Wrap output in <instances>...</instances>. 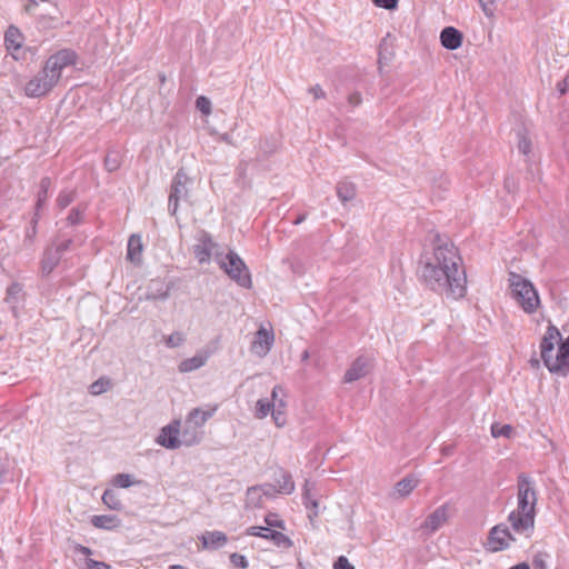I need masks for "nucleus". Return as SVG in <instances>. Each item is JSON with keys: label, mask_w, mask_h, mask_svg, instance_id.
Here are the masks:
<instances>
[{"label": "nucleus", "mask_w": 569, "mask_h": 569, "mask_svg": "<svg viewBox=\"0 0 569 569\" xmlns=\"http://www.w3.org/2000/svg\"><path fill=\"white\" fill-rule=\"evenodd\" d=\"M186 341V335L181 331H174L171 335L164 337V343L168 348H178Z\"/></svg>", "instance_id": "nucleus-29"}, {"label": "nucleus", "mask_w": 569, "mask_h": 569, "mask_svg": "<svg viewBox=\"0 0 569 569\" xmlns=\"http://www.w3.org/2000/svg\"><path fill=\"white\" fill-rule=\"evenodd\" d=\"M168 569H186L183 566L180 565H172Z\"/></svg>", "instance_id": "nucleus-54"}, {"label": "nucleus", "mask_w": 569, "mask_h": 569, "mask_svg": "<svg viewBox=\"0 0 569 569\" xmlns=\"http://www.w3.org/2000/svg\"><path fill=\"white\" fill-rule=\"evenodd\" d=\"M372 368V361L367 357H358L346 371L343 381L351 383L366 377Z\"/></svg>", "instance_id": "nucleus-14"}, {"label": "nucleus", "mask_w": 569, "mask_h": 569, "mask_svg": "<svg viewBox=\"0 0 569 569\" xmlns=\"http://www.w3.org/2000/svg\"><path fill=\"white\" fill-rule=\"evenodd\" d=\"M74 551L77 553H80V555L84 556V559L91 558V556L93 553V551L90 548H88L86 546H82V545H77L74 547Z\"/></svg>", "instance_id": "nucleus-47"}, {"label": "nucleus", "mask_w": 569, "mask_h": 569, "mask_svg": "<svg viewBox=\"0 0 569 569\" xmlns=\"http://www.w3.org/2000/svg\"><path fill=\"white\" fill-rule=\"evenodd\" d=\"M312 485L309 481L305 482L302 491V500L306 509L308 510V518L310 522L319 516V502L311 496Z\"/></svg>", "instance_id": "nucleus-21"}, {"label": "nucleus", "mask_w": 569, "mask_h": 569, "mask_svg": "<svg viewBox=\"0 0 569 569\" xmlns=\"http://www.w3.org/2000/svg\"><path fill=\"white\" fill-rule=\"evenodd\" d=\"M102 501L111 510H121L122 509L121 500L118 498L117 493L111 489H107L103 492Z\"/></svg>", "instance_id": "nucleus-28"}, {"label": "nucleus", "mask_w": 569, "mask_h": 569, "mask_svg": "<svg viewBox=\"0 0 569 569\" xmlns=\"http://www.w3.org/2000/svg\"><path fill=\"white\" fill-rule=\"evenodd\" d=\"M112 483L119 488H129L134 483H139V481H133L131 476L128 473H118L114 476Z\"/></svg>", "instance_id": "nucleus-33"}, {"label": "nucleus", "mask_w": 569, "mask_h": 569, "mask_svg": "<svg viewBox=\"0 0 569 569\" xmlns=\"http://www.w3.org/2000/svg\"><path fill=\"white\" fill-rule=\"evenodd\" d=\"M51 184V181L49 178H43L40 181V190L38 192V199H37V209H40L42 204L47 201L48 198V189Z\"/></svg>", "instance_id": "nucleus-32"}, {"label": "nucleus", "mask_w": 569, "mask_h": 569, "mask_svg": "<svg viewBox=\"0 0 569 569\" xmlns=\"http://www.w3.org/2000/svg\"><path fill=\"white\" fill-rule=\"evenodd\" d=\"M273 340L272 331L261 327L253 337L250 351L253 355L262 358L270 351Z\"/></svg>", "instance_id": "nucleus-13"}, {"label": "nucleus", "mask_w": 569, "mask_h": 569, "mask_svg": "<svg viewBox=\"0 0 569 569\" xmlns=\"http://www.w3.org/2000/svg\"><path fill=\"white\" fill-rule=\"evenodd\" d=\"M91 525L99 529L113 530L120 526V520L113 515H96L91 517Z\"/></svg>", "instance_id": "nucleus-25"}, {"label": "nucleus", "mask_w": 569, "mask_h": 569, "mask_svg": "<svg viewBox=\"0 0 569 569\" xmlns=\"http://www.w3.org/2000/svg\"><path fill=\"white\" fill-rule=\"evenodd\" d=\"M74 200V192L73 191H68V190H63L59 193L58 196V199H57V204L61 208V209H64L67 208L72 201Z\"/></svg>", "instance_id": "nucleus-35"}, {"label": "nucleus", "mask_w": 569, "mask_h": 569, "mask_svg": "<svg viewBox=\"0 0 569 569\" xmlns=\"http://www.w3.org/2000/svg\"><path fill=\"white\" fill-rule=\"evenodd\" d=\"M21 33L14 27H10L4 34V42L9 49H19L22 44Z\"/></svg>", "instance_id": "nucleus-27"}, {"label": "nucleus", "mask_w": 569, "mask_h": 569, "mask_svg": "<svg viewBox=\"0 0 569 569\" xmlns=\"http://www.w3.org/2000/svg\"><path fill=\"white\" fill-rule=\"evenodd\" d=\"M305 218L300 217L293 221L295 224H299Z\"/></svg>", "instance_id": "nucleus-56"}, {"label": "nucleus", "mask_w": 569, "mask_h": 569, "mask_svg": "<svg viewBox=\"0 0 569 569\" xmlns=\"http://www.w3.org/2000/svg\"><path fill=\"white\" fill-rule=\"evenodd\" d=\"M480 2H482V0H480ZM481 4H482V7H483V10H486V7H485V4H483V3H481Z\"/></svg>", "instance_id": "nucleus-59"}, {"label": "nucleus", "mask_w": 569, "mask_h": 569, "mask_svg": "<svg viewBox=\"0 0 569 569\" xmlns=\"http://www.w3.org/2000/svg\"><path fill=\"white\" fill-rule=\"evenodd\" d=\"M200 540L204 549L216 550L223 547L227 543L228 538L224 532L214 530L204 532L200 537Z\"/></svg>", "instance_id": "nucleus-20"}, {"label": "nucleus", "mask_w": 569, "mask_h": 569, "mask_svg": "<svg viewBox=\"0 0 569 569\" xmlns=\"http://www.w3.org/2000/svg\"><path fill=\"white\" fill-rule=\"evenodd\" d=\"M537 505V491L533 480L521 473L517 480V509L511 511L508 520L517 533L533 529Z\"/></svg>", "instance_id": "nucleus-3"}, {"label": "nucleus", "mask_w": 569, "mask_h": 569, "mask_svg": "<svg viewBox=\"0 0 569 569\" xmlns=\"http://www.w3.org/2000/svg\"><path fill=\"white\" fill-rule=\"evenodd\" d=\"M167 298H168V290L147 293L148 300H166Z\"/></svg>", "instance_id": "nucleus-46"}, {"label": "nucleus", "mask_w": 569, "mask_h": 569, "mask_svg": "<svg viewBox=\"0 0 569 569\" xmlns=\"http://www.w3.org/2000/svg\"><path fill=\"white\" fill-rule=\"evenodd\" d=\"M109 388L110 380L106 378H100L90 385L89 392L93 396H98L106 392Z\"/></svg>", "instance_id": "nucleus-30"}, {"label": "nucleus", "mask_w": 569, "mask_h": 569, "mask_svg": "<svg viewBox=\"0 0 569 569\" xmlns=\"http://www.w3.org/2000/svg\"><path fill=\"white\" fill-rule=\"evenodd\" d=\"M312 92L317 99L325 97V92H323L322 88L319 86H316L315 88H312Z\"/></svg>", "instance_id": "nucleus-49"}, {"label": "nucleus", "mask_w": 569, "mask_h": 569, "mask_svg": "<svg viewBox=\"0 0 569 569\" xmlns=\"http://www.w3.org/2000/svg\"><path fill=\"white\" fill-rule=\"evenodd\" d=\"M333 569H355L347 557L340 556L333 563Z\"/></svg>", "instance_id": "nucleus-45"}, {"label": "nucleus", "mask_w": 569, "mask_h": 569, "mask_svg": "<svg viewBox=\"0 0 569 569\" xmlns=\"http://www.w3.org/2000/svg\"><path fill=\"white\" fill-rule=\"evenodd\" d=\"M61 257L59 252L54 251L52 248L48 247L43 253L41 260V272L44 276L50 274L53 269L58 266Z\"/></svg>", "instance_id": "nucleus-24"}, {"label": "nucleus", "mask_w": 569, "mask_h": 569, "mask_svg": "<svg viewBox=\"0 0 569 569\" xmlns=\"http://www.w3.org/2000/svg\"><path fill=\"white\" fill-rule=\"evenodd\" d=\"M22 291V287L19 283H12L7 289L6 301L9 303H16Z\"/></svg>", "instance_id": "nucleus-34"}, {"label": "nucleus", "mask_w": 569, "mask_h": 569, "mask_svg": "<svg viewBox=\"0 0 569 569\" xmlns=\"http://www.w3.org/2000/svg\"><path fill=\"white\" fill-rule=\"evenodd\" d=\"M509 569H530L527 562H520L516 566L510 567Z\"/></svg>", "instance_id": "nucleus-51"}, {"label": "nucleus", "mask_w": 569, "mask_h": 569, "mask_svg": "<svg viewBox=\"0 0 569 569\" xmlns=\"http://www.w3.org/2000/svg\"><path fill=\"white\" fill-rule=\"evenodd\" d=\"M210 355L211 353L207 350H200L193 357L182 360L178 369L181 373L198 370L207 363Z\"/></svg>", "instance_id": "nucleus-16"}, {"label": "nucleus", "mask_w": 569, "mask_h": 569, "mask_svg": "<svg viewBox=\"0 0 569 569\" xmlns=\"http://www.w3.org/2000/svg\"><path fill=\"white\" fill-rule=\"evenodd\" d=\"M180 435V421L174 420L173 422L161 428L160 433L156 438V442L166 449H178L183 443V438H179ZM181 437H183L181 435Z\"/></svg>", "instance_id": "nucleus-11"}, {"label": "nucleus", "mask_w": 569, "mask_h": 569, "mask_svg": "<svg viewBox=\"0 0 569 569\" xmlns=\"http://www.w3.org/2000/svg\"><path fill=\"white\" fill-rule=\"evenodd\" d=\"M513 540L507 526L497 525L490 530L488 547L491 551H500L508 548Z\"/></svg>", "instance_id": "nucleus-12"}, {"label": "nucleus", "mask_w": 569, "mask_h": 569, "mask_svg": "<svg viewBox=\"0 0 569 569\" xmlns=\"http://www.w3.org/2000/svg\"><path fill=\"white\" fill-rule=\"evenodd\" d=\"M286 488H287V495H289L295 489V486H293V483H289V481L287 480Z\"/></svg>", "instance_id": "nucleus-53"}, {"label": "nucleus", "mask_w": 569, "mask_h": 569, "mask_svg": "<svg viewBox=\"0 0 569 569\" xmlns=\"http://www.w3.org/2000/svg\"><path fill=\"white\" fill-rule=\"evenodd\" d=\"M214 260L219 267L239 286L249 288L251 286V277L243 260L233 251L223 253L217 251Z\"/></svg>", "instance_id": "nucleus-6"}, {"label": "nucleus", "mask_w": 569, "mask_h": 569, "mask_svg": "<svg viewBox=\"0 0 569 569\" xmlns=\"http://www.w3.org/2000/svg\"><path fill=\"white\" fill-rule=\"evenodd\" d=\"M72 243L71 239L54 241L50 248H52L54 251L59 252V256L62 257V254L69 250L70 246Z\"/></svg>", "instance_id": "nucleus-39"}, {"label": "nucleus", "mask_w": 569, "mask_h": 569, "mask_svg": "<svg viewBox=\"0 0 569 569\" xmlns=\"http://www.w3.org/2000/svg\"><path fill=\"white\" fill-rule=\"evenodd\" d=\"M518 149L521 153L528 154L531 151V141L530 139L522 132L518 133Z\"/></svg>", "instance_id": "nucleus-36"}, {"label": "nucleus", "mask_w": 569, "mask_h": 569, "mask_svg": "<svg viewBox=\"0 0 569 569\" xmlns=\"http://www.w3.org/2000/svg\"><path fill=\"white\" fill-rule=\"evenodd\" d=\"M142 241L141 237L138 234L130 236L128 240V247H127V258L134 264H139L141 262L142 257Z\"/></svg>", "instance_id": "nucleus-22"}, {"label": "nucleus", "mask_w": 569, "mask_h": 569, "mask_svg": "<svg viewBox=\"0 0 569 569\" xmlns=\"http://www.w3.org/2000/svg\"><path fill=\"white\" fill-rule=\"evenodd\" d=\"M86 569H111V567L103 562V561H97L92 558L84 559Z\"/></svg>", "instance_id": "nucleus-41"}, {"label": "nucleus", "mask_w": 569, "mask_h": 569, "mask_svg": "<svg viewBox=\"0 0 569 569\" xmlns=\"http://www.w3.org/2000/svg\"><path fill=\"white\" fill-rule=\"evenodd\" d=\"M217 409L218 406L214 405L207 410L194 408L188 413L182 430L184 446L190 447L200 442L202 432L199 429L214 415Z\"/></svg>", "instance_id": "nucleus-7"}, {"label": "nucleus", "mask_w": 569, "mask_h": 569, "mask_svg": "<svg viewBox=\"0 0 569 569\" xmlns=\"http://www.w3.org/2000/svg\"><path fill=\"white\" fill-rule=\"evenodd\" d=\"M399 0H372V2L379 7L387 10L396 9Z\"/></svg>", "instance_id": "nucleus-44"}, {"label": "nucleus", "mask_w": 569, "mask_h": 569, "mask_svg": "<svg viewBox=\"0 0 569 569\" xmlns=\"http://www.w3.org/2000/svg\"><path fill=\"white\" fill-rule=\"evenodd\" d=\"M308 356H309V355H308V351H303L302 358H303V359H307V358H308Z\"/></svg>", "instance_id": "nucleus-58"}, {"label": "nucleus", "mask_w": 569, "mask_h": 569, "mask_svg": "<svg viewBox=\"0 0 569 569\" xmlns=\"http://www.w3.org/2000/svg\"><path fill=\"white\" fill-rule=\"evenodd\" d=\"M268 497L269 492L263 487H251L247 490L246 502L248 507L260 508Z\"/></svg>", "instance_id": "nucleus-23"}, {"label": "nucleus", "mask_w": 569, "mask_h": 569, "mask_svg": "<svg viewBox=\"0 0 569 569\" xmlns=\"http://www.w3.org/2000/svg\"><path fill=\"white\" fill-rule=\"evenodd\" d=\"M533 565H535L536 568L537 567H541V569H543V567H545L543 560H539L537 558L533 560Z\"/></svg>", "instance_id": "nucleus-52"}, {"label": "nucleus", "mask_w": 569, "mask_h": 569, "mask_svg": "<svg viewBox=\"0 0 569 569\" xmlns=\"http://www.w3.org/2000/svg\"><path fill=\"white\" fill-rule=\"evenodd\" d=\"M189 182L187 173L182 169L178 170L170 187L168 208L171 214L177 213L179 201H189Z\"/></svg>", "instance_id": "nucleus-9"}, {"label": "nucleus", "mask_w": 569, "mask_h": 569, "mask_svg": "<svg viewBox=\"0 0 569 569\" xmlns=\"http://www.w3.org/2000/svg\"><path fill=\"white\" fill-rule=\"evenodd\" d=\"M509 286L511 288L512 298L526 313H533L538 309L540 299L536 288L529 280L521 274L510 272Z\"/></svg>", "instance_id": "nucleus-5"}, {"label": "nucleus", "mask_w": 569, "mask_h": 569, "mask_svg": "<svg viewBox=\"0 0 569 569\" xmlns=\"http://www.w3.org/2000/svg\"><path fill=\"white\" fill-rule=\"evenodd\" d=\"M283 389L281 386H276L272 390V402L268 400L260 399L256 406L254 416L259 419L267 417V415L271 411L274 423L278 427L284 426V415L281 411V408L284 406L283 400L278 398L279 393H282Z\"/></svg>", "instance_id": "nucleus-8"}, {"label": "nucleus", "mask_w": 569, "mask_h": 569, "mask_svg": "<svg viewBox=\"0 0 569 569\" xmlns=\"http://www.w3.org/2000/svg\"><path fill=\"white\" fill-rule=\"evenodd\" d=\"M418 485L419 479L416 476H406L395 485L391 496L393 498H406L415 490Z\"/></svg>", "instance_id": "nucleus-18"}, {"label": "nucleus", "mask_w": 569, "mask_h": 569, "mask_svg": "<svg viewBox=\"0 0 569 569\" xmlns=\"http://www.w3.org/2000/svg\"><path fill=\"white\" fill-rule=\"evenodd\" d=\"M76 62L72 50H60L46 61L43 68L24 86V93L30 98H40L49 93L59 82L64 68Z\"/></svg>", "instance_id": "nucleus-2"}, {"label": "nucleus", "mask_w": 569, "mask_h": 569, "mask_svg": "<svg viewBox=\"0 0 569 569\" xmlns=\"http://www.w3.org/2000/svg\"><path fill=\"white\" fill-rule=\"evenodd\" d=\"M513 429L510 425L493 423L491 426V435L493 438L506 437L510 438Z\"/></svg>", "instance_id": "nucleus-31"}, {"label": "nucleus", "mask_w": 569, "mask_h": 569, "mask_svg": "<svg viewBox=\"0 0 569 569\" xmlns=\"http://www.w3.org/2000/svg\"><path fill=\"white\" fill-rule=\"evenodd\" d=\"M196 107L199 111H201L203 114H210L211 113V102L207 97L200 96L196 100Z\"/></svg>", "instance_id": "nucleus-37"}, {"label": "nucleus", "mask_w": 569, "mask_h": 569, "mask_svg": "<svg viewBox=\"0 0 569 569\" xmlns=\"http://www.w3.org/2000/svg\"><path fill=\"white\" fill-rule=\"evenodd\" d=\"M104 166L108 171H114L119 168V160L117 153H108L104 159Z\"/></svg>", "instance_id": "nucleus-40"}, {"label": "nucleus", "mask_w": 569, "mask_h": 569, "mask_svg": "<svg viewBox=\"0 0 569 569\" xmlns=\"http://www.w3.org/2000/svg\"><path fill=\"white\" fill-rule=\"evenodd\" d=\"M337 197L345 204L351 200H353L357 196L356 184L351 181L342 180L338 182L337 188Z\"/></svg>", "instance_id": "nucleus-26"}, {"label": "nucleus", "mask_w": 569, "mask_h": 569, "mask_svg": "<svg viewBox=\"0 0 569 569\" xmlns=\"http://www.w3.org/2000/svg\"><path fill=\"white\" fill-rule=\"evenodd\" d=\"M539 363H540V362H539V360H538V359H532V360H531V365H532V367H539Z\"/></svg>", "instance_id": "nucleus-55"}, {"label": "nucleus", "mask_w": 569, "mask_h": 569, "mask_svg": "<svg viewBox=\"0 0 569 569\" xmlns=\"http://www.w3.org/2000/svg\"><path fill=\"white\" fill-rule=\"evenodd\" d=\"M83 211H84V208L83 209H81L79 207L73 208L67 218L68 223L71 226L80 223L82 220Z\"/></svg>", "instance_id": "nucleus-38"}, {"label": "nucleus", "mask_w": 569, "mask_h": 569, "mask_svg": "<svg viewBox=\"0 0 569 569\" xmlns=\"http://www.w3.org/2000/svg\"><path fill=\"white\" fill-rule=\"evenodd\" d=\"M286 542H287V547L291 546V543H292L291 540L288 537L286 539Z\"/></svg>", "instance_id": "nucleus-57"}, {"label": "nucleus", "mask_w": 569, "mask_h": 569, "mask_svg": "<svg viewBox=\"0 0 569 569\" xmlns=\"http://www.w3.org/2000/svg\"><path fill=\"white\" fill-rule=\"evenodd\" d=\"M230 561L233 566L238 568L244 569L248 567V561L246 557L236 552L230 556Z\"/></svg>", "instance_id": "nucleus-43"}, {"label": "nucleus", "mask_w": 569, "mask_h": 569, "mask_svg": "<svg viewBox=\"0 0 569 569\" xmlns=\"http://www.w3.org/2000/svg\"><path fill=\"white\" fill-rule=\"evenodd\" d=\"M440 41L446 49L456 50L461 47L462 33L453 27H446L440 33Z\"/></svg>", "instance_id": "nucleus-19"}, {"label": "nucleus", "mask_w": 569, "mask_h": 569, "mask_svg": "<svg viewBox=\"0 0 569 569\" xmlns=\"http://www.w3.org/2000/svg\"><path fill=\"white\" fill-rule=\"evenodd\" d=\"M247 535L269 539L276 546L284 542V535L271 527L252 526L247 529Z\"/></svg>", "instance_id": "nucleus-17"}, {"label": "nucleus", "mask_w": 569, "mask_h": 569, "mask_svg": "<svg viewBox=\"0 0 569 569\" xmlns=\"http://www.w3.org/2000/svg\"><path fill=\"white\" fill-rule=\"evenodd\" d=\"M421 277L433 291L450 299H460L467 291V276L458 249L449 241H439L421 260Z\"/></svg>", "instance_id": "nucleus-1"}, {"label": "nucleus", "mask_w": 569, "mask_h": 569, "mask_svg": "<svg viewBox=\"0 0 569 569\" xmlns=\"http://www.w3.org/2000/svg\"><path fill=\"white\" fill-rule=\"evenodd\" d=\"M264 521L267 523V527L271 528H282V520L279 518L276 513H269L266 516Z\"/></svg>", "instance_id": "nucleus-42"}, {"label": "nucleus", "mask_w": 569, "mask_h": 569, "mask_svg": "<svg viewBox=\"0 0 569 569\" xmlns=\"http://www.w3.org/2000/svg\"><path fill=\"white\" fill-rule=\"evenodd\" d=\"M448 506L442 505L438 507L433 512H431L422 523L421 528L428 533H433L438 529H440L449 518Z\"/></svg>", "instance_id": "nucleus-15"}, {"label": "nucleus", "mask_w": 569, "mask_h": 569, "mask_svg": "<svg viewBox=\"0 0 569 569\" xmlns=\"http://www.w3.org/2000/svg\"><path fill=\"white\" fill-rule=\"evenodd\" d=\"M361 101V98H360V94L359 93H353L349 97V102L352 103L353 106H358Z\"/></svg>", "instance_id": "nucleus-50"}, {"label": "nucleus", "mask_w": 569, "mask_h": 569, "mask_svg": "<svg viewBox=\"0 0 569 569\" xmlns=\"http://www.w3.org/2000/svg\"><path fill=\"white\" fill-rule=\"evenodd\" d=\"M560 341V331L549 325L540 341V356L550 372L566 375L569 370V337Z\"/></svg>", "instance_id": "nucleus-4"}, {"label": "nucleus", "mask_w": 569, "mask_h": 569, "mask_svg": "<svg viewBox=\"0 0 569 569\" xmlns=\"http://www.w3.org/2000/svg\"><path fill=\"white\" fill-rule=\"evenodd\" d=\"M569 88V79L566 78L562 81L558 82L557 89L560 92V94H565Z\"/></svg>", "instance_id": "nucleus-48"}, {"label": "nucleus", "mask_w": 569, "mask_h": 569, "mask_svg": "<svg viewBox=\"0 0 569 569\" xmlns=\"http://www.w3.org/2000/svg\"><path fill=\"white\" fill-rule=\"evenodd\" d=\"M220 251L217 243L213 242L211 236L201 230L197 236V243L193 246L192 252L196 259L200 263L209 262L211 256L214 257V253Z\"/></svg>", "instance_id": "nucleus-10"}]
</instances>
